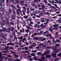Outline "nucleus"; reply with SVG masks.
<instances>
[{"instance_id":"obj_1","label":"nucleus","mask_w":61,"mask_h":61,"mask_svg":"<svg viewBox=\"0 0 61 61\" xmlns=\"http://www.w3.org/2000/svg\"><path fill=\"white\" fill-rule=\"evenodd\" d=\"M52 48V49L53 50V52H54L55 53H52L51 56L53 58H56L57 57L56 56V54L55 53H58L59 50L56 49V46H53Z\"/></svg>"},{"instance_id":"obj_2","label":"nucleus","mask_w":61,"mask_h":61,"mask_svg":"<svg viewBox=\"0 0 61 61\" xmlns=\"http://www.w3.org/2000/svg\"><path fill=\"white\" fill-rule=\"evenodd\" d=\"M34 60H36V61H45V58L44 57H41V59L40 58H38V57L36 56H34Z\"/></svg>"},{"instance_id":"obj_3","label":"nucleus","mask_w":61,"mask_h":61,"mask_svg":"<svg viewBox=\"0 0 61 61\" xmlns=\"http://www.w3.org/2000/svg\"><path fill=\"white\" fill-rule=\"evenodd\" d=\"M5 0H0V8L1 10H3L5 8V5H2V3H4Z\"/></svg>"},{"instance_id":"obj_4","label":"nucleus","mask_w":61,"mask_h":61,"mask_svg":"<svg viewBox=\"0 0 61 61\" xmlns=\"http://www.w3.org/2000/svg\"><path fill=\"white\" fill-rule=\"evenodd\" d=\"M11 28V27H9L8 28V29L6 30V28L4 27L2 28V30L3 32L6 31V32H10V28Z\"/></svg>"},{"instance_id":"obj_5","label":"nucleus","mask_w":61,"mask_h":61,"mask_svg":"<svg viewBox=\"0 0 61 61\" xmlns=\"http://www.w3.org/2000/svg\"><path fill=\"white\" fill-rule=\"evenodd\" d=\"M2 21L4 22L5 25H7V24L9 23V20L8 19H7L5 20H2Z\"/></svg>"},{"instance_id":"obj_6","label":"nucleus","mask_w":61,"mask_h":61,"mask_svg":"<svg viewBox=\"0 0 61 61\" xmlns=\"http://www.w3.org/2000/svg\"><path fill=\"white\" fill-rule=\"evenodd\" d=\"M59 25L58 24H55L53 25L54 26H55L53 28V30H57L58 28L57 26Z\"/></svg>"},{"instance_id":"obj_7","label":"nucleus","mask_w":61,"mask_h":61,"mask_svg":"<svg viewBox=\"0 0 61 61\" xmlns=\"http://www.w3.org/2000/svg\"><path fill=\"white\" fill-rule=\"evenodd\" d=\"M17 14L18 15H20V14H19V13H21L22 11L21 10V9H17Z\"/></svg>"},{"instance_id":"obj_8","label":"nucleus","mask_w":61,"mask_h":61,"mask_svg":"<svg viewBox=\"0 0 61 61\" xmlns=\"http://www.w3.org/2000/svg\"><path fill=\"white\" fill-rule=\"evenodd\" d=\"M46 45H47V44H46L45 45H44L43 44L41 43L39 45V46H40V47L42 46L43 47H46Z\"/></svg>"},{"instance_id":"obj_9","label":"nucleus","mask_w":61,"mask_h":61,"mask_svg":"<svg viewBox=\"0 0 61 61\" xmlns=\"http://www.w3.org/2000/svg\"><path fill=\"white\" fill-rule=\"evenodd\" d=\"M2 56V53L1 52H0V58L1 59L4 58V59H5V60H6V59H5V56H3V57H1Z\"/></svg>"},{"instance_id":"obj_10","label":"nucleus","mask_w":61,"mask_h":61,"mask_svg":"<svg viewBox=\"0 0 61 61\" xmlns=\"http://www.w3.org/2000/svg\"><path fill=\"white\" fill-rule=\"evenodd\" d=\"M49 52L48 51H46L44 53V54H41V56H44L45 55H47V54H49Z\"/></svg>"},{"instance_id":"obj_11","label":"nucleus","mask_w":61,"mask_h":61,"mask_svg":"<svg viewBox=\"0 0 61 61\" xmlns=\"http://www.w3.org/2000/svg\"><path fill=\"white\" fill-rule=\"evenodd\" d=\"M19 1L17 0H14L13 1L14 4H16V3H17V4H18L19 3Z\"/></svg>"},{"instance_id":"obj_12","label":"nucleus","mask_w":61,"mask_h":61,"mask_svg":"<svg viewBox=\"0 0 61 61\" xmlns=\"http://www.w3.org/2000/svg\"><path fill=\"white\" fill-rule=\"evenodd\" d=\"M38 13L40 14H41V15H44V12L43 11H39L38 12Z\"/></svg>"},{"instance_id":"obj_13","label":"nucleus","mask_w":61,"mask_h":61,"mask_svg":"<svg viewBox=\"0 0 61 61\" xmlns=\"http://www.w3.org/2000/svg\"><path fill=\"white\" fill-rule=\"evenodd\" d=\"M5 17L6 19H9L10 18V16L8 15H5Z\"/></svg>"},{"instance_id":"obj_14","label":"nucleus","mask_w":61,"mask_h":61,"mask_svg":"<svg viewBox=\"0 0 61 61\" xmlns=\"http://www.w3.org/2000/svg\"><path fill=\"white\" fill-rule=\"evenodd\" d=\"M45 6L44 5H43L42 6V8H39V9H40V10H42V9H44V8H45Z\"/></svg>"},{"instance_id":"obj_15","label":"nucleus","mask_w":61,"mask_h":61,"mask_svg":"<svg viewBox=\"0 0 61 61\" xmlns=\"http://www.w3.org/2000/svg\"><path fill=\"white\" fill-rule=\"evenodd\" d=\"M7 3L13 2V0H6Z\"/></svg>"},{"instance_id":"obj_16","label":"nucleus","mask_w":61,"mask_h":61,"mask_svg":"<svg viewBox=\"0 0 61 61\" xmlns=\"http://www.w3.org/2000/svg\"><path fill=\"white\" fill-rule=\"evenodd\" d=\"M44 35L45 36H47L48 35V31H46L44 33Z\"/></svg>"},{"instance_id":"obj_17","label":"nucleus","mask_w":61,"mask_h":61,"mask_svg":"<svg viewBox=\"0 0 61 61\" xmlns=\"http://www.w3.org/2000/svg\"><path fill=\"white\" fill-rule=\"evenodd\" d=\"M15 44L14 43H11V42H10L9 43L7 44L6 45L7 46H8L9 45H14Z\"/></svg>"},{"instance_id":"obj_18","label":"nucleus","mask_w":61,"mask_h":61,"mask_svg":"<svg viewBox=\"0 0 61 61\" xmlns=\"http://www.w3.org/2000/svg\"><path fill=\"white\" fill-rule=\"evenodd\" d=\"M11 7H12V8H14L15 9H16V8L15 6L14 5H12L10 6Z\"/></svg>"},{"instance_id":"obj_19","label":"nucleus","mask_w":61,"mask_h":61,"mask_svg":"<svg viewBox=\"0 0 61 61\" xmlns=\"http://www.w3.org/2000/svg\"><path fill=\"white\" fill-rule=\"evenodd\" d=\"M31 4L33 6H34L35 5H36L35 2H32L31 3Z\"/></svg>"},{"instance_id":"obj_20","label":"nucleus","mask_w":61,"mask_h":61,"mask_svg":"<svg viewBox=\"0 0 61 61\" xmlns=\"http://www.w3.org/2000/svg\"><path fill=\"white\" fill-rule=\"evenodd\" d=\"M20 3L22 5L24 6L25 5V3L23 1L20 2Z\"/></svg>"},{"instance_id":"obj_21","label":"nucleus","mask_w":61,"mask_h":61,"mask_svg":"<svg viewBox=\"0 0 61 61\" xmlns=\"http://www.w3.org/2000/svg\"><path fill=\"white\" fill-rule=\"evenodd\" d=\"M15 15H12V19L14 20V19H15Z\"/></svg>"},{"instance_id":"obj_22","label":"nucleus","mask_w":61,"mask_h":61,"mask_svg":"<svg viewBox=\"0 0 61 61\" xmlns=\"http://www.w3.org/2000/svg\"><path fill=\"white\" fill-rule=\"evenodd\" d=\"M4 14V11L2 10H0V15H3Z\"/></svg>"},{"instance_id":"obj_23","label":"nucleus","mask_w":61,"mask_h":61,"mask_svg":"<svg viewBox=\"0 0 61 61\" xmlns=\"http://www.w3.org/2000/svg\"><path fill=\"white\" fill-rule=\"evenodd\" d=\"M0 36L1 37H2L4 38V37H5L4 36V34H1L0 35Z\"/></svg>"},{"instance_id":"obj_24","label":"nucleus","mask_w":61,"mask_h":61,"mask_svg":"<svg viewBox=\"0 0 61 61\" xmlns=\"http://www.w3.org/2000/svg\"><path fill=\"white\" fill-rule=\"evenodd\" d=\"M49 30L51 31V32H53V30L51 28H50L49 29Z\"/></svg>"},{"instance_id":"obj_25","label":"nucleus","mask_w":61,"mask_h":61,"mask_svg":"<svg viewBox=\"0 0 61 61\" xmlns=\"http://www.w3.org/2000/svg\"><path fill=\"white\" fill-rule=\"evenodd\" d=\"M11 27L10 28V29H11V31H12V32H13V31H14V29H15V28H14V27L12 28V27Z\"/></svg>"},{"instance_id":"obj_26","label":"nucleus","mask_w":61,"mask_h":61,"mask_svg":"<svg viewBox=\"0 0 61 61\" xmlns=\"http://www.w3.org/2000/svg\"><path fill=\"white\" fill-rule=\"evenodd\" d=\"M37 35V33H34V34L32 35L31 36V37H34L35 36H36V35Z\"/></svg>"},{"instance_id":"obj_27","label":"nucleus","mask_w":61,"mask_h":61,"mask_svg":"<svg viewBox=\"0 0 61 61\" xmlns=\"http://www.w3.org/2000/svg\"><path fill=\"white\" fill-rule=\"evenodd\" d=\"M46 57H47V58H50V55H47L46 56Z\"/></svg>"},{"instance_id":"obj_28","label":"nucleus","mask_w":61,"mask_h":61,"mask_svg":"<svg viewBox=\"0 0 61 61\" xmlns=\"http://www.w3.org/2000/svg\"><path fill=\"white\" fill-rule=\"evenodd\" d=\"M39 25L36 24L35 25V27H39Z\"/></svg>"},{"instance_id":"obj_29","label":"nucleus","mask_w":61,"mask_h":61,"mask_svg":"<svg viewBox=\"0 0 61 61\" xmlns=\"http://www.w3.org/2000/svg\"><path fill=\"white\" fill-rule=\"evenodd\" d=\"M0 24L1 25H5V24L3 22H0Z\"/></svg>"},{"instance_id":"obj_30","label":"nucleus","mask_w":61,"mask_h":61,"mask_svg":"<svg viewBox=\"0 0 61 61\" xmlns=\"http://www.w3.org/2000/svg\"><path fill=\"white\" fill-rule=\"evenodd\" d=\"M5 47H6V48L5 49H5V50H8V49H9V47H8V46H6Z\"/></svg>"},{"instance_id":"obj_31","label":"nucleus","mask_w":61,"mask_h":61,"mask_svg":"<svg viewBox=\"0 0 61 61\" xmlns=\"http://www.w3.org/2000/svg\"><path fill=\"white\" fill-rule=\"evenodd\" d=\"M42 37H39L38 38V40H40V41H41V40H42Z\"/></svg>"},{"instance_id":"obj_32","label":"nucleus","mask_w":61,"mask_h":61,"mask_svg":"<svg viewBox=\"0 0 61 61\" xmlns=\"http://www.w3.org/2000/svg\"><path fill=\"white\" fill-rule=\"evenodd\" d=\"M33 39H34L35 40H38V38L37 37H34L33 38Z\"/></svg>"},{"instance_id":"obj_33","label":"nucleus","mask_w":61,"mask_h":61,"mask_svg":"<svg viewBox=\"0 0 61 61\" xmlns=\"http://www.w3.org/2000/svg\"><path fill=\"white\" fill-rule=\"evenodd\" d=\"M6 58L7 59H9L8 61H13V60L12 59H10V60L9 59V58Z\"/></svg>"},{"instance_id":"obj_34","label":"nucleus","mask_w":61,"mask_h":61,"mask_svg":"<svg viewBox=\"0 0 61 61\" xmlns=\"http://www.w3.org/2000/svg\"><path fill=\"white\" fill-rule=\"evenodd\" d=\"M46 40V38H43L41 40V41H45Z\"/></svg>"},{"instance_id":"obj_35","label":"nucleus","mask_w":61,"mask_h":61,"mask_svg":"<svg viewBox=\"0 0 61 61\" xmlns=\"http://www.w3.org/2000/svg\"><path fill=\"white\" fill-rule=\"evenodd\" d=\"M36 52H37V51H36V50H35V51H31V52H33V53H36Z\"/></svg>"},{"instance_id":"obj_36","label":"nucleus","mask_w":61,"mask_h":61,"mask_svg":"<svg viewBox=\"0 0 61 61\" xmlns=\"http://www.w3.org/2000/svg\"><path fill=\"white\" fill-rule=\"evenodd\" d=\"M32 44L33 45H31V46H36V43H33Z\"/></svg>"},{"instance_id":"obj_37","label":"nucleus","mask_w":61,"mask_h":61,"mask_svg":"<svg viewBox=\"0 0 61 61\" xmlns=\"http://www.w3.org/2000/svg\"><path fill=\"white\" fill-rule=\"evenodd\" d=\"M26 1L27 3H30V0H26Z\"/></svg>"},{"instance_id":"obj_38","label":"nucleus","mask_w":61,"mask_h":61,"mask_svg":"<svg viewBox=\"0 0 61 61\" xmlns=\"http://www.w3.org/2000/svg\"><path fill=\"white\" fill-rule=\"evenodd\" d=\"M59 59V58H57V59H55L54 60L55 61H58Z\"/></svg>"},{"instance_id":"obj_39","label":"nucleus","mask_w":61,"mask_h":61,"mask_svg":"<svg viewBox=\"0 0 61 61\" xmlns=\"http://www.w3.org/2000/svg\"><path fill=\"white\" fill-rule=\"evenodd\" d=\"M12 12L14 14H15V10H13Z\"/></svg>"},{"instance_id":"obj_40","label":"nucleus","mask_w":61,"mask_h":61,"mask_svg":"<svg viewBox=\"0 0 61 61\" xmlns=\"http://www.w3.org/2000/svg\"><path fill=\"white\" fill-rule=\"evenodd\" d=\"M56 42H57V43H59V42H60V41L59 40H57L56 41Z\"/></svg>"},{"instance_id":"obj_41","label":"nucleus","mask_w":61,"mask_h":61,"mask_svg":"<svg viewBox=\"0 0 61 61\" xmlns=\"http://www.w3.org/2000/svg\"><path fill=\"white\" fill-rule=\"evenodd\" d=\"M52 42H53L54 44H56V42L55 41V39H53L52 40Z\"/></svg>"},{"instance_id":"obj_42","label":"nucleus","mask_w":61,"mask_h":61,"mask_svg":"<svg viewBox=\"0 0 61 61\" xmlns=\"http://www.w3.org/2000/svg\"><path fill=\"white\" fill-rule=\"evenodd\" d=\"M31 56H35V53H32L31 54Z\"/></svg>"},{"instance_id":"obj_43","label":"nucleus","mask_w":61,"mask_h":61,"mask_svg":"<svg viewBox=\"0 0 61 61\" xmlns=\"http://www.w3.org/2000/svg\"><path fill=\"white\" fill-rule=\"evenodd\" d=\"M42 33H43V31H41L40 32V34H39V33H38V35H40V34H42Z\"/></svg>"},{"instance_id":"obj_44","label":"nucleus","mask_w":61,"mask_h":61,"mask_svg":"<svg viewBox=\"0 0 61 61\" xmlns=\"http://www.w3.org/2000/svg\"><path fill=\"white\" fill-rule=\"evenodd\" d=\"M34 14L35 15H36V14H37V12L36 11H34Z\"/></svg>"},{"instance_id":"obj_45","label":"nucleus","mask_w":61,"mask_h":61,"mask_svg":"<svg viewBox=\"0 0 61 61\" xmlns=\"http://www.w3.org/2000/svg\"><path fill=\"white\" fill-rule=\"evenodd\" d=\"M27 29H31V28L29 26H27Z\"/></svg>"},{"instance_id":"obj_46","label":"nucleus","mask_w":61,"mask_h":61,"mask_svg":"<svg viewBox=\"0 0 61 61\" xmlns=\"http://www.w3.org/2000/svg\"><path fill=\"white\" fill-rule=\"evenodd\" d=\"M45 21H46V22H48V21H49V19H46L45 20Z\"/></svg>"},{"instance_id":"obj_47","label":"nucleus","mask_w":61,"mask_h":61,"mask_svg":"<svg viewBox=\"0 0 61 61\" xmlns=\"http://www.w3.org/2000/svg\"><path fill=\"white\" fill-rule=\"evenodd\" d=\"M30 10H31V11H34L35 9H32V8H31L30 9Z\"/></svg>"},{"instance_id":"obj_48","label":"nucleus","mask_w":61,"mask_h":61,"mask_svg":"<svg viewBox=\"0 0 61 61\" xmlns=\"http://www.w3.org/2000/svg\"><path fill=\"white\" fill-rule=\"evenodd\" d=\"M28 50V48L27 47H25V50Z\"/></svg>"},{"instance_id":"obj_49","label":"nucleus","mask_w":61,"mask_h":61,"mask_svg":"<svg viewBox=\"0 0 61 61\" xmlns=\"http://www.w3.org/2000/svg\"><path fill=\"white\" fill-rule=\"evenodd\" d=\"M14 56H15V57L16 58L17 57H18V56L17 55H16L15 54H14Z\"/></svg>"},{"instance_id":"obj_50","label":"nucleus","mask_w":61,"mask_h":61,"mask_svg":"<svg viewBox=\"0 0 61 61\" xmlns=\"http://www.w3.org/2000/svg\"><path fill=\"white\" fill-rule=\"evenodd\" d=\"M25 31H26V32H27V33H28V32H29V30H25Z\"/></svg>"},{"instance_id":"obj_51","label":"nucleus","mask_w":61,"mask_h":61,"mask_svg":"<svg viewBox=\"0 0 61 61\" xmlns=\"http://www.w3.org/2000/svg\"><path fill=\"white\" fill-rule=\"evenodd\" d=\"M37 6V7H41V5L40 4H38Z\"/></svg>"},{"instance_id":"obj_52","label":"nucleus","mask_w":61,"mask_h":61,"mask_svg":"<svg viewBox=\"0 0 61 61\" xmlns=\"http://www.w3.org/2000/svg\"><path fill=\"white\" fill-rule=\"evenodd\" d=\"M61 56V53H59V54L58 55V56Z\"/></svg>"},{"instance_id":"obj_53","label":"nucleus","mask_w":61,"mask_h":61,"mask_svg":"<svg viewBox=\"0 0 61 61\" xmlns=\"http://www.w3.org/2000/svg\"><path fill=\"white\" fill-rule=\"evenodd\" d=\"M24 52H25V53H28L29 52L27 51H23L22 52L23 53H24Z\"/></svg>"},{"instance_id":"obj_54","label":"nucleus","mask_w":61,"mask_h":61,"mask_svg":"<svg viewBox=\"0 0 61 61\" xmlns=\"http://www.w3.org/2000/svg\"><path fill=\"white\" fill-rule=\"evenodd\" d=\"M15 61H20V59H16V60H14Z\"/></svg>"},{"instance_id":"obj_55","label":"nucleus","mask_w":61,"mask_h":61,"mask_svg":"<svg viewBox=\"0 0 61 61\" xmlns=\"http://www.w3.org/2000/svg\"><path fill=\"white\" fill-rule=\"evenodd\" d=\"M26 39L25 38L23 39L22 42H24L25 41V40Z\"/></svg>"},{"instance_id":"obj_56","label":"nucleus","mask_w":61,"mask_h":61,"mask_svg":"<svg viewBox=\"0 0 61 61\" xmlns=\"http://www.w3.org/2000/svg\"><path fill=\"white\" fill-rule=\"evenodd\" d=\"M7 56L9 57H12V56L10 55H7Z\"/></svg>"},{"instance_id":"obj_57","label":"nucleus","mask_w":61,"mask_h":61,"mask_svg":"<svg viewBox=\"0 0 61 61\" xmlns=\"http://www.w3.org/2000/svg\"><path fill=\"white\" fill-rule=\"evenodd\" d=\"M55 36L56 38L59 37V35H56V36Z\"/></svg>"},{"instance_id":"obj_58","label":"nucleus","mask_w":61,"mask_h":61,"mask_svg":"<svg viewBox=\"0 0 61 61\" xmlns=\"http://www.w3.org/2000/svg\"><path fill=\"white\" fill-rule=\"evenodd\" d=\"M0 17L1 19H3V18H4V17H3V16H0Z\"/></svg>"},{"instance_id":"obj_59","label":"nucleus","mask_w":61,"mask_h":61,"mask_svg":"<svg viewBox=\"0 0 61 61\" xmlns=\"http://www.w3.org/2000/svg\"><path fill=\"white\" fill-rule=\"evenodd\" d=\"M41 54H42V53L41 52H39L37 53V54L38 55H41Z\"/></svg>"},{"instance_id":"obj_60","label":"nucleus","mask_w":61,"mask_h":61,"mask_svg":"<svg viewBox=\"0 0 61 61\" xmlns=\"http://www.w3.org/2000/svg\"><path fill=\"white\" fill-rule=\"evenodd\" d=\"M10 25H14V23H13V22H11L10 23Z\"/></svg>"},{"instance_id":"obj_61","label":"nucleus","mask_w":61,"mask_h":61,"mask_svg":"<svg viewBox=\"0 0 61 61\" xmlns=\"http://www.w3.org/2000/svg\"><path fill=\"white\" fill-rule=\"evenodd\" d=\"M55 46H59L60 45L59 44H56Z\"/></svg>"},{"instance_id":"obj_62","label":"nucleus","mask_w":61,"mask_h":61,"mask_svg":"<svg viewBox=\"0 0 61 61\" xmlns=\"http://www.w3.org/2000/svg\"><path fill=\"white\" fill-rule=\"evenodd\" d=\"M59 22L61 23V18H60V20H59Z\"/></svg>"},{"instance_id":"obj_63","label":"nucleus","mask_w":61,"mask_h":61,"mask_svg":"<svg viewBox=\"0 0 61 61\" xmlns=\"http://www.w3.org/2000/svg\"><path fill=\"white\" fill-rule=\"evenodd\" d=\"M15 32H13L12 33V34L13 36H15Z\"/></svg>"},{"instance_id":"obj_64","label":"nucleus","mask_w":61,"mask_h":61,"mask_svg":"<svg viewBox=\"0 0 61 61\" xmlns=\"http://www.w3.org/2000/svg\"><path fill=\"white\" fill-rule=\"evenodd\" d=\"M24 18H25L26 19L27 18H28V16H26L24 17Z\"/></svg>"}]
</instances>
